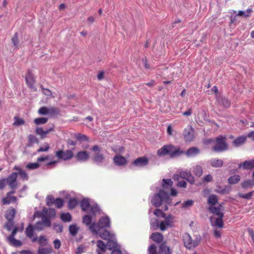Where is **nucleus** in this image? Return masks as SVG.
<instances>
[{
    "instance_id": "obj_1",
    "label": "nucleus",
    "mask_w": 254,
    "mask_h": 254,
    "mask_svg": "<svg viewBox=\"0 0 254 254\" xmlns=\"http://www.w3.org/2000/svg\"><path fill=\"white\" fill-rule=\"evenodd\" d=\"M199 153V149L195 147H192L188 149L186 154L188 157L196 155ZM185 152L181 150L179 147L175 146L172 144L165 145L157 150V154L158 156H164L169 155L172 158L179 157Z\"/></svg>"
},
{
    "instance_id": "obj_2",
    "label": "nucleus",
    "mask_w": 254,
    "mask_h": 254,
    "mask_svg": "<svg viewBox=\"0 0 254 254\" xmlns=\"http://www.w3.org/2000/svg\"><path fill=\"white\" fill-rule=\"evenodd\" d=\"M151 202L154 206H168L173 205L172 199L164 190H160L157 193H155Z\"/></svg>"
},
{
    "instance_id": "obj_3",
    "label": "nucleus",
    "mask_w": 254,
    "mask_h": 254,
    "mask_svg": "<svg viewBox=\"0 0 254 254\" xmlns=\"http://www.w3.org/2000/svg\"><path fill=\"white\" fill-rule=\"evenodd\" d=\"M18 174L16 172H12L7 178L0 179V190H3L6 185L11 190H15L18 187L17 183Z\"/></svg>"
},
{
    "instance_id": "obj_4",
    "label": "nucleus",
    "mask_w": 254,
    "mask_h": 254,
    "mask_svg": "<svg viewBox=\"0 0 254 254\" xmlns=\"http://www.w3.org/2000/svg\"><path fill=\"white\" fill-rule=\"evenodd\" d=\"M83 212L87 214L82 217V223L88 226L91 223L92 218L95 217L97 214H100L101 210L100 207H81Z\"/></svg>"
},
{
    "instance_id": "obj_5",
    "label": "nucleus",
    "mask_w": 254,
    "mask_h": 254,
    "mask_svg": "<svg viewBox=\"0 0 254 254\" xmlns=\"http://www.w3.org/2000/svg\"><path fill=\"white\" fill-rule=\"evenodd\" d=\"M228 149V146L226 142V137L222 135L217 137L215 139V145L212 147V150L216 152H221Z\"/></svg>"
},
{
    "instance_id": "obj_6",
    "label": "nucleus",
    "mask_w": 254,
    "mask_h": 254,
    "mask_svg": "<svg viewBox=\"0 0 254 254\" xmlns=\"http://www.w3.org/2000/svg\"><path fill=\"white\" fill-rule=\"evenodd\" d=\"M25 81L27 85L32 91H36L37 88L35 86L36 83V79L31 70L28 69L25 75Z\"/></svg>"
},
{
    "instance_id": "obj_7",
    "label": "nucleus",
    "mask_w": 254,
    "mask_h": 254,
    "mask_svg": "<svg viewBox=\"0 0 254 254\" xmlns=\"http://www.w3.org/2000/svg\"><path fill=\"white\" fill-rule=\"evenodd\" d=\"M183 241L185 247L189 250H191L198 246V242L196 241L192 240L190 235L186 233L183 235Z\"/></svg>"
},
{
    "instance_id": "obj_8",
    "label": "nucleus",
    "mask_w": 254,
    "mask_h": 254,
    "mask_svg": "<svg viewBox=\"0 0 254 254\" xmlns=\"http://www.w3.org/2000/svg\"><path fill=\"white\" fill-rule=\"evenodd\" d=\"M64 200L61 198H54L52 195H49L46 198V205L48 206H63Z\"/></svg>"
},
{
    "instance_id": "obj_9",
    "label": "nucleus",
    "mask_w": 254,
    "mask_h": 254,
    "mask_svg": "<svg viewBox=\"0 0 254 254\" xmlns=\"http://www.w3.org/2000/svg\"><path fill=\"white\" fill-rule=\"evenodd\" d=\"M56 156L59 159L64 161L69 160L73 157V153L71 150H58L56 152Z\"/></svg>"
},
{
    "instance_id": "obj_10",
    "label": "nucleus",
    "mask_w": 254,
    "mask_h": 254,
    "mask_svg": "<svg viewBox=\"0 0 254 254\" xmlns=\"http://www.w3.org/2000/svg\"><path fill=\"white\" fill-rule=\"evenodd\" d=\"M91 149L93 151L97 152L92 158L94 162L97 163H103L105 159V157L103 154L100 153L101 149L99 146L97 145H94L92 146Z\"/></svg>"
},
{
    "instance_id": "obj_11",
    "label": "nucleus",
    "mask_w": 254,
    "mask_h": 254,
    "mask_svg": "<svg viewBox=\"0 0 254 254\" xmlns=\"http://www.w3.org/2000/svg\"><path fill=\"white\" fill-rule=\"evenodd\" d=\"M99 229L109 228L111 227V221L108 216L100 218L97 223Z\"/></svg>"
},
{
    "instance_id": "obj_12",
    "label": "nucleus",
    "mask_w": 254,
    "mask_h": 254,
    "mask_svg": "<svg viewBox=\"0 0 254 254\" xmlns=\"http://www.w3.org/2000/svg\"><path fill=\"white\" fill-rule=\"evenodd\" d=\"M14 193L15 190H11V191L7 192L5 197L2 199V204L8 205L11 203L16 202L17 201V197L13 195Z\"/></svg>"
},
{
    "instance_id": "obj_13",
    "label": "nucleus",
    "mask_w": 254,
    "mask_h": 254,
    "mask_svg": "<svg viewBox=\"0 0 254 254\" xmlns=\"http://www.w3.org/2000/svg\"><path fill=\"white\" fill-rule=\"evenodd\" d=\"M195 131L192 127L186 128L184 129L183 135L186 142L192 141L194 137Z\"/></svg>"
},
{
    "instance_id": "obj_14",
    "label": "nucleus",
    "mask_w": 254,
    "mask_h": 254,
    "mask_svg": "<svg viewBox=\"0 0 254 254\" xmlns=\"http://www.w3.org/2000/svg\"><path fill=\"white\" fill-rule=\"evenodd\" d=\"M34 230H35L34 226L29 224L25 231L26 236L30 238L33 243L36 242L38 239L36 236L34 237Z\"/></svg>"
},
{
    "instance_id": "obj_15",
    "label": "nucleus",
    "mask_w": 254,
    "mask_h": 254,
    "mask_svg": "<svg viewBox=\"0 0 254 254\" xmlns=\"http://www.w3.org/2000/svg\"><path fill=\"white\" fill-rule=\"evenodd\" d=\"M148 163L149 160L148 158L145 156H143L137 158L132 162V164L136 167H143L147 165Z\"/></svg>"
},
{
    "instance_id": "obj_16",
    "label": "nucleus",
    "mask_w": 254,
    "mask_h": 254,
    "mask_svg": "<svg viewBox=\"0 0 254 254\" xmlns=\"http://www.w3.org/2000/svg\"><path fill=\"white\" fill-rule=\"evenodd\" d=\"M96 235L101 239L107 241L110 239H112L114 236V235L106 229L103 230L100 229Z\"/></svg>"
},
{
    "instance_id": "obj_17",
    "label": "nucleus",
    "mask_w": 254,
    "mask_h": 254,
    "mask_svg": "<svg viewBox=\"0 0 254 254\" xmlns=\"http://www.w3.org/2000/svg\"><path fill=\"white\" fill-rule=\"evenodd\" d=\"M180 177L181 178L186 180L191 184H193L195 182L194 178L190 172L181 171Z\"/></svg>"
},
{
    "instance_id": "obj_18",
    "label": "nucleus",
    "mask_w": 254,
    "mask_h": 254,
    "mask_svg": "<svg viewBox=\"0 0 254 254\" xmlns=\"http://www.w3.org/2000/svg\"><path fill=\"white\" fill-rule=\"evenodd\" d=\"M208 211L210 213L216 216L217 218H223L224 213L221 207H207Z\"/></svg>"
},
{
    "instance_id": "obj_19",
    "label": "nucleus",
    "mask_w": 254,
    "mask_h": 254,
    "mask_svg": "<svg viewBox=\"0 0 254 254\" xmlns=\"http://www.w3.org/2000/svg\"><path fill=\"white\" fill-rule=\"evenodd\" d=\"M113 160L114 163L119 166H124L127 163L126 158L120 155H116L114 157Z\"/></svg>"
},
{
    "instance_id": "obj_20",
    "label": "nucleus",
    "mask_w": 254,
    "mask_h": 254,
    "mask_svg": "<svg viewBox=\"0 0 254 254\" xmlns=\"http://www.w3.org/2000/svg\"><path fill=\"white\" fill-rule=\"evenodd\" d=\"M75 158L79 161H86L89 158V154L86 151H80L77 152Z\"/></svg>"
},
{
    "instance_id": "obj_21",
    "label": "nucleus",
    "mask_w": 254,
    "mask_h": 254,
    "mask_svg": "<svg viewBox=\"0 0 254 254\" xmlns=\"http://www.w3.org/2000/svg\"><path fill=\"white\" fill-rule=\"evenodd\" d=\"M64 200H68V206H76L78 203L77 199L75 197L71 198L70 195L68 193H66L64 196Z\"/></svg>"
},
{
    "instance_id": "obj_22",
    "label": "nucleus",
    "mask_w": 254,
    "mask_h": 254,
    "mask_svg": "<svg viewBox=\"0 0 254 254\" xmlns=\"http://www.w3.org/2000/svg\"><path fill=\"white\" fill-rule=\"evenodd\" d=\"M150 238L155 242L160 243L163 241V236L161 233L155 232L152 234Z\"/></svg>"
},
{
    "instance_id": "obj_23",
    "label": "nucleus",
    "mask_w": 254,
    "mask_h": 254,
    "mask_svg": "<svg viewBox=\"0 0 254 254\" xmlns=\"http://www.w3.org/2000/svg\"><path fill=\"white\" fill-rule=\"evenodd\" d=\"M243 167L244 169L249 170L254 168V159L245 161L243 164L239 165V168Z\"/></svg>"
},
{
    "instance_id": "obj_24",
    "label": "nucleus",
    "mask_w": 254,
    "mask_h": 254,
    "mask_svg": "<svg viewBox=\"0 0 254 254\" xmlns=\"http://www.w3.org/2000/svg\"><path fill=\"white\" fill-rule=\"evenodd\" d=\"M247 140V136H241L236 138L233 142L235 147H238L244 144Z\"/></svg>"
},
{
    "instance_id": "obj_25",
    "label": "nucleus",
    "mask_w": 254,
    "mask_h": 254,
    "mask_svg": "<svg viewBox=\"0 0 254 254\" xmlns=\"http://www.w3.org/2000/svg\"><path fill=\"white\" fill-rule=\"evenodd\" d=\"M68 230L70 235L74 237L77 234L79 230V227L75 223L72 224L69 226Z\"/></svg>"
},
{
    "instance_id": "obj_26",
    "label": "nucleus",
    "mask_w": 254,
    "mask_h": 254,
    "mask_svg": "<svg viewBox=\"0 0 254 254\" xmlns=\"http://www.w3.org/2000/svg\"><path fill=\"white\" fill-rule=\"evenodd\" d=\"M43 211L45 216L50 218L55 217L56 215L55 209L51 207H49V209L47 207H43Z\"/></svg>"
},
{
    "instance_id": "obj_27",
    "label": "nucleus",
    "mask_w": 254,
    "mask_h": 254,
    "mask_svg": "<svg viewBox=\"0 0 254 254\" xmlns=\"http://www.w3.org/2000/svg\"><path fill=\"white\" fill-rule=\"evenodd\" d=\"M15 214L16 210L14 208H13L11 209H8L6 211L5 214V217L7 221L13 220Z\"/></svg>"
},
{
    "instance_id": "obj_28",
    "label": "nucleus",
    "mask_w": 254,
    "mask_h": 254,
    "mask_svg": "<svg viewBox=\"0 0 254 254\" xmlns=\"http://www.w3.org/2000/svg\"><path fill=\"white\" fill-rule=\"evenodd\" d=\"M10 245L14 247H19L22 245V243L20 240H17L15 238H7Z\"/></svg>"
},
{
    "instance_id": "obj_29",
    "label": "nucleus",
    "mask_w": 254,
    "mask_h": 254,
    "mask_svg": "<svg viewBox=\"0 0 254 254\" xmlns=\"http://www.w3.org/2000/svg\"><path fill=\"white\" fill-rule=\"evenodd\" d=\"M53 252L51 247H39L37 250V254H51Z\"/></svg>"
},
{
    "instance_id": "obj_30",
    "label": "nucleus",
    "mask_w": 254,
    "mask_h": 254,
    "mask_svg": "<svg viewBox=\"0 0 254 254\" xmlns=\"http://www.w3.org/2000/svg\"><path fill=\"white\" fill-rule=\"evenodd\" d=\"M162 183V187L163 188V190H168L170 189L173 186V182L171 179H163Z\"/></svg>"
},
{
    "instance_id": "obj_31",
    "label": "nucleus",
    "mask_w": 254,
    "mask_h": 254,
    "mask_svg": "<svg viewBox=\"0 0 254 254\" xmlns=\"http://www.w3.org/2000/svg\"><path fill=\"white\" fill-rule=\"evenodd\" d=\"M241 180V177L239 175H234L231 176L228 179V182L230 185H234L237 184Z\"/></svg>"
},
{
    "instance_id": "obj_32",
    "label": "nucleus",
    "mask_w": 254,
    "mask_h": 254,
    "mask_svg": "<svg viewBox=\"0 0 254 254\" xmlns=\"http://www.w3.org/2000/svg\"><path fill=\"white\" fill-rule=\"evenodd\" d=\"M210 162L211 165L215 168L221 167L223 165V162L219 159H212Z\"/></svg>"
},
{
    "instance_id": "obj_33",
    "label": "nucleus",
    "mask_w": 254,
    "mask_h": 254,
    "mask_svg": "<svg viewBox=\"0 0 254 254\" xmlns=\"http://www.w3.org/2000/svg\"><path fill=\"white\" fill-rule=\"evenodd\" d=\"M107 247L110 250H115L118 248V244L115 241L110 239L108 240Z\"/></svg>"
},
{
    "instance_id": "obj_34",
    "label": "nucleus",
    "mask_w": 254,
    "mask_h": 254,
    "mask_svg": "<svg viewBox=\"0 0 254 254\" xmlns=\"http://www.w3.org/2000/svg\"><path fill=\"white\" fill-rule=\"evenodd\" d=\"M38 243L40 246V247H43L48 245V239L45 236L41 235L37 239Z\"/></svg>"
},
{
    "instance_id": "obj_35",
    "label": "nucleus",
    "mask_w": 254,
    "mask_h": 254,
    "mask_svg": "<svg viewBox=\"0 0 254 254\" xmlns=\"http://www.w3.org/2000/svg\"><path fill=\"white\" fill-rule=\"evenodd\" d=\"M75 138L79 141H88L89 139L86 135L81 133H76L74 134Z\"/></svg>"
},
{
    "instance_id": "obj_36",
    "label": "nucleus",
    "mask_w": 254,
    "mask_h": 254,
    "mask_svg": "<svg viewBox=\"0 0 254 254\" xmlns=\"http://www.w3.org/2000/svg\"><path fill=\"white\" fill-rule=\"evenodd\" d=\"M229 190V187L225 186L224 188L218 186L216 187L215 191L221 194L228 193Z\"/></svg>"
},
{
    "instance_id": "obj_37",
    "label": "nucleus",
    "mask_w": 254,
    "mask_h": 254,
    "mask_svg": "<svg viewBox=\"0 0 254 254\" xmlns=\"http://www.w3.org/2000/svg\"><path fill=\"white\" fill-rule=\"evenodd\" d=\"M61 219L64 222H69L72 220V216L68 212L62 213L61 215Z\"/></svg>"
},
{
    "instance_id": "obj_38",
    "label": "nucleus",
    "mask_w": 254,
    "mask_h": 254,
    "mask_svg": "<svg viewBox=\"0 0 254 254\" xmlns=\"http://www.w3.org/2000/svg\"><path fill=\"white\" fill-rule=\"evenodd\" d=\"M208 203L210 205H214L218 202V197L215 194H211L208 198Z\"/></svg>"
},
{
    "instance_id": "obj_39",
    "label": "nucleus",
    "mask_w": 254,
    "mask_h": 254,
    "mask_svg": "<svg viewBox=\"0 0 254 254\" xmlns=\"http://www.w3.org/2000/svg\"><path fill=\"white\" fill-rule=\"evenodd\" d=\"M193 173L197 177H200L203 174L202 167L199 165H196L193 167Z\"/></svg>"
},
{
    "instance_id": "obj_40",
    "label": "nucleus",
    "mask_w": 254,
    "mask_h": 254,
    "mask_svg": "<svg viewBox=\"0 0 254 254\" xmlns=\"http://www.w3.org/2000/svg\"><path fill=\"white\" fill-rule=\"evenodd\" d=\"M48 119L47 118L40 117L35 118L34 120V123L36 125H43L48 122Z\"/></svg>"
},
{
    "instance_id": "obj_41",
    "label": "nucleus",
    "mask_w": 254,
    "mask_h": 254,
    "mask_svg": "<svg viewBox=\"0 0 254 254\" xmlns=\"http://www.w3.org/2000/svg\"><path fill=\"white\" fill-rule=\"evenodd\" d=\"M254 186V180H248L244 181L242 183V187L243 189L251 188Z\"/></svg>"
},
{
    "instance_id": "obj_42",
    "label": "nucleus",
    "mask_w": 254,
    "mask_h": 254,
    "mask_svg": "<svg viewBox=\"0 0 254 254\" xmlns=\"http://www.w3.org/2000/svg\"><path fill=\"white\" fill-rule=\"evenodd\" d=\"M89 226V228L90 230L94 234L96 235L98 233V232L99 231L100 229L98 228V226H97V223H93L92 224H90Z\"/></svg>"
},
{
    "instance_id": "obj_43",
    "label": "nucleus",
    "mask_w": 254,
    "mask_h": 254,
    "mask_svg": "<svg viewBox=\"0 0 254 254\" xmlns=\"http://www.w3.org/2000/svg\"><path fill=\"white\" fill-rule=\"evenodd\" d=\"M97 246L100 251L105 252L107 248V244H106L103 241L100 240H98L97 241Z\"/></svg>"
},
{
    "instance_id": "obj_44",
    "label": "nucleus",
    "mask_w": 254,
    "mask_h": 254,
    "mask_svg": "<svg viewBox=\"0 0 254 254\" xmlns=\"http://www.w3.org/2000/svg\"><path fill=\"white\" fill-rule=\"evenodd\" d=\"M12 43L13 44L14 47L16 49L18 48L19 40L18 39V35L17 33H15L14 36L11 39Z\"/></svg>"
},
{
    "instance_id": "obj_45",
    "label": "nucleus",
    "mask_w": 254,
    "mask_h": 254,
    "mask_svg": "<svg viewBox=\"0 0 254 254\" xmlns=\"http://www.w3.org/2000/svg\"><path fill=\"white\" fill-rule=\"evenodd\" d=\"M35 228V230L40 231L43 230L45 226L43 224V222L42 221H38L34 225H33Z\"/></svg>"
},
{
    "instance_id": "obj_46",
    "label": "nucleus",
    "mask_w": 254,
    "mask_h": 254,
    "mask_svg": "<svg viewBox=\"0 0 254 254\" xmlns=\"http://www.w3.org/2000/svg\"><path fill=\"white\" fill-rule=\"evenodd\" d=\"M40 164L38 162L36 163H28L26 166V168L29 170H34L39 168Z\"/></svg>"
},
{
    "instance_id": "obj_47",
    "label": "nucleus",
    "mask_w": 254,
    "mask_h": 254,
    "mask_svg": "<svg viewBox=\"0 0 254 254\" xmlns=\"http://www.w3.org/2000/svg\"><path fill=\"white\" fill-rule=\"evenodd\" d=\"M28 143L29 146L32 145L34 143H38V139L33 134H29L28 136Z\"/></svg>"
},
{
    "instance_id": "obj_48",
    "label": "nucleus",
    "mask_w": 254,
    "mask_h": 254,
    "mask_svg": "<svg viewBox=\"0 0 254 254\" xmlns=\"http://www.w3.org/2000/svg\"><path fill=\"white\" fill-rule=\"evenodd\" d=\"M215 225L219 228L223 227L224 221L223 218H215Z\"/></svg>"
},
{
    "instance_id": "obj_49",
    "label": "nucleus",
    "mask_w": 254,
    "mask_h": 254,
    "mask_svg": "<svg viewBox=\"0 0 254 254\" xmlns=\"http://www.w3.org/2000/svg\"><path fill=\"white\" fill-rule=\"evenodd\" d=\"M14 119L15 121L13 123V125L14 126H19L24 125L25 124V122L22 119L19 118L17 117H15Z\"/></svg>"
},
{
    "instance_id": "obj_50",
    "label": "nucleus",
    "mask_w": 254,
    "mask_h": 254,
    "mask_svg": "<svg viewBox=\"0 0 254 254\" xmlns=\"http://www.w3.org/2000/svg\"><path fill=\"white\" fill-rule=\"evenodd\" d=\"M19 175L20 178L23 181H27L29 179V177L27 173L25 171L23 170L22 171L17 173Z\"/></svg>"
},
{
    "instance_id": "obj_51",
    "label": "nucleus",
    "mask_w": 254,
    "mask_h": 254,
    "mask_svg": "<svg viewBox=\"0 0 254 254\" xmlns=\"http://www.w3.org/2000/svg\"><path fill=\"white\" fill-rule=\"evenodd\" d=\"M42 222H43V224L46 227H50L51 225V222L50 221V218L47 217L45 215L43 216L42 218Z\"/></svg>"
},
{
    "instance_id": "obj_52",
    "label": "nucleus",
    "mask_w": 254,
    "mask_h": 254,
    "mask_svg": "<svg viewBox=\"0 0 254 254\" xmlns=\"http://www.w3.org/2000/svg\"><path fill=\"white\" fill-rule=\"evenodd\" d=\"M221 102L223 106L226 108H229L231 105V102L225 97L221 98Z\"/></svg>"
},
{
    "instance_id": "obj_53",
    "label": "nucleus",
    "mask_w": 254,
    "mask_h": 254,
    "mask_svg": "<svg viewBox=\"0 0 254 254\" xmlns=\"http://www.w3.org/2000/svg\"><path fill=\"white\" fill-rule=\"evenodd\" d=\"M14 226L13 220L8 221L4 225V228H6L7 231H9L12 230V227Z\"/></svg>"
},
{
    "instance_id": "obj_54",
    "label": "nucleus",
    "mask_w": 254,
    "mask_h": 254,
    "mask_svg": "<svg viewBox=\"0 0 254 254\" xmlns=\"http://www.w3.org/2000/svg\"><path fill=\"white\" fill-rule=\"evenodd\" d=\"M54 229L57 233H62L63 231V226L61 224H54Z\"/></svg>"
},
{
    "instance_id": "obj_55",
    "label": "nucleus",
    "mask_w": 254,
    "mask_h": 254,
    "mask_svg": "<svg viewBox=\"0 0 254 254\" xmlns=\"http://www.w3.org/2000/svg\"><path fill=\"white\" fill-rule=\"evenodd\" d=\"M35 133L39 135L41 138H45L44 130L42 127H37L35 129Z\"/></svg>"
},
{
    "instance_id": "obj_56",
    "label": "nucleus",
    "mask_w": 254,
    "mask_h": 254,
    "mask_svg": "<svg viewBox=\"0 0 254 254\" xmlns=\"http://www.w3.org/2000/svg\"><path fill=\"white\" fill-rule=\"evenodd\" d=\"M149 254H157L156 246L155 244H151L148 248Z\"/></svg>"
},
{
    "instance_id": "obj_57",
    "label": "nucleus",
    "mask_w": 254,
    "mask_h": 254,
    "mask_svg": "<svg viewBox=\"0 0 254 254\" xmlns=\"http://www.w3.org/2000/svg\"><path fill=\"white\" fill-rule=\"evenodd\" d=\"M112 150L116 153H121L124 151L125 148L122 146H115L112 148Z\"/></svg>"
},
{
    "instance_id": "obj_58",
    "label": "nucleus",
    "mask_w": 254,
    "mask_h": 254,
    "mask_svg": "<svg viewBox=\"0 0 254 254\" xmlns=\"http://www.w3.org/2000/svg\"><path fill=\"white\" fill-rule=\"evenodd\" d=\"M38 113L41 115H46L48 114V108L46 107H42L38 110Z\"/></svg>"
},
{
    "instance_id": "obj_59",
    "label": "nucleus",
    "mask_w": 254,
    "mask_h": 254,
    "mask_svg": "<svg viewBox=\"0 0 254 254\" xmlns=\"http://www.w3.org/2000/svg\"><path fill=\"white\" fill-rule=\"evenodd\" d=\"M80 206H91L90 204L89 199L83 198L80 201Z\"/></svg>"
},
{
    "instance_id": "obj_60",
    "label": "nucleus",
    "mask_w": 254,
    "mask_h": 254,
    "mask_svg": "<svg viewBox=\"0 0 254 254\" xmlns=\"http://www.w3.org/2000/svg\"><path fill=\"white\" fill-rule=\"evenodd\" d=\"M168 225V223L166 221H161L160 224L159 223V227L162 231L165 230Z\"/></svg>"
},
{
    "instance_id": "obj_61",
    "label": "nucleus",
    "mask_w": 254,
    "mask_h": 254,
    "mask_svg": "<svg viewBox=\"0 0 254 254\" xmlns=\"http://www.w3.org/2000/svg\"><path fill=\"white\" fill-rule=\"evenodd\" d=\"M154 214L157 217H161L165 218L166 217V214L163 213L160 209H157L154 211Z\"/></svg>"
},
{
    "instance_id": "obj_62",
    "label": "nucleus",
    "mask_w": 254,
    "mask_h": 254,
    "mask_svg": "<svg viewBox=\"0 0 254 254\" xmlns=\"http://www.w3.org/2000/svg\"><path fill=\"white\" fill-rule=\"evenodd\" d=\"M45 215L44 212L43 211V210L42 212H40L38 211H36L33 216V220L36 217H41L42 218H43V216Z\"/></svg>"
},
{
    "instance_id": "obj_63",
    "label": "nucleus",
    "mask_w": 254,
    "mask_h": 254,
    "mask_svg": "<svg viewBox=\"0 0 254 254\" xmlns=\"http://www.w3.org/2000/svg\"><path fill=\"white\" fill-rule=\"evenodd\" d=\"M253 191L250 192L246 194L240 193L239 196L242 198L249 199L251 198L252 195H253Z\"/></svg>"
},
{
    "instance_id": "obj_64",
    "label": "nucleus",
    "mask_w": 254,
    "mask_h": 254,
    "mask_svg": "<svg viewBox=\"0 0 254 254\" xmlns=\"http://www.w3.org/2000/svg\"><path fill=\"white\" fill-rule=\"evenodd\" d=\"M59 113L58 110L57 109L54 107H50L48 108V114L50 115H56Z\"/></svg>"
}]
</instances>
